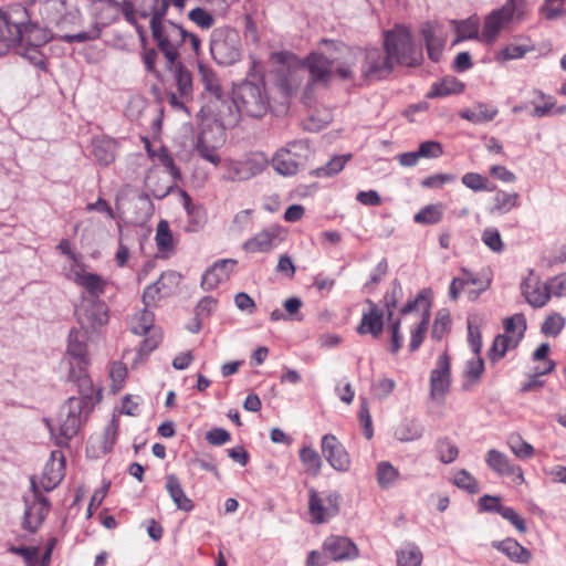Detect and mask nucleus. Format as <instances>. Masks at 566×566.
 <instances>
[{"label":"nucleus","instance_id":"1","mask_svg":"<svg viewBox=\"0 0 566 566\" xmlns=\"http://www.w3.org/2000/svg\"><path fill=\"white\" fill-rule=\"evenodd\" d=\"M46 42L43 29L28 21V12L23 7L9 11H0V54L15 44L39 46Z\"/></svg>","mask_w":566,"mask_h":566},{"label":"nucleus","instance_id":"2","mask_svg":"<svg viewBox=\"0 0 566 566\" xmlns=\"http://www.w3.org/2000/svg\"><path fill=\"white\" fill-rule=\"evenodd\" d=\"M232 103L237 108L235 113L230 112L222 119L228 125H235L242 116L261 118L266 115L270 102L262 83L250 81L234 85L232 90Z\"/></svg>","mask_w":566,"mask_h":566},{"label":"nucleus","instance_id":"3","mask_svg":"<svg viewBox=\"0 0 566 566\" xmlns=\"http://www.w3.org/2000/svg\"><path fill=\"white\" fill-rule=\"evenodd\" d=\"M150 30L154 41L164 54L168 70L179 60V49L187 43V31L168 20L150 21Z\"/></svg>","mask_w":566,"mask_h":566},{"label":"nucleus","instance_id":"4","mask_svg":"<svg viewBox=\"0 0 566 566\" xmlns=\"http://www.w3.org/2000/svg\"><path fill=\"white\" fill-rule=\"evenodd\" d=\"M275 69V85L286 96L293 95L302 84L304 77V64L291 52L279 51L270 55Z\"/></svg>","mask_w":566,"mask_h":566},{"label":"nucleus","instance_id":"5","mask_svg":"<svg viewBox=\"0 0 566 566\" xmlns=\"http://www.w3.org/2000/svg\"><path fill=\"white\" fill-rule=\"evenodd\" d=\"M385 50L397 64L415 66L422 60V53L415 46L410 32L396 27L385 33Z\"/></svg>","mask_w":566,"mask_h":566},{"label":"nucleus","instance_id":"6","mask_svg":"<svg viewBox=\"0 0 566 566\" xmlns=\"http://www.w3.org/2000/svg\"><path fill=\"white\" fill-rule=\"evenodd\" d=\"M242 42L239 32L232 28L214 29L211 34L210 52L220 65H233L241 59Z\"/></svg>","mask_w":566,"mask_h":566},{"label":"nucleus","instance_id":"7","mask_svg":"<svg viewBox=\"0 0 566 566\" xmlns=\"http://www.w3.org/2000/svg\"><path fill=\"white\" fill-rule=\"evenodd\" d=\"M504 333L497 335L491 348L489 349V358L492 363L501 360L507 352L518 347L526 332V319L523 314H514L504 319Z\"/></svg>","mask_w":566,"mask_h":566},{"label":"nucleus","instance_id":"8","mask_svg":"<svg viewBox=\"0 0 566 566\" xmlns=\"http://www.w3.org/2000/svg\"><path fill=\"white\" fill-rule=\"evenodd\" d=\"M428 291H421L415 300L409 301L402 308L401 314L403 316H411L413 328L411 329V338L409 343L410 352L417 350L427 334L428 325L430 321V301L428 297Z\"/></svg>","mask_w":566,"mask_h":566},{"label":"nucleus","instance_id":"9","mask_svg":"<svg viewBox=\"0 0 566 566\" xmlns=\"http://www.w3.org/2000/svg\"><path fill=\"white\" fill-rule=\"evenodd\" d=\"M268 166L263 154L252 153L241 159L227 158L222 161V179L231 182L247 181L260 175Z\"/></svg>","mask_w":566,"mask_h":566},{"label":"nucleus","instance_id":"10","mask_svg":"<svg viewBox=\"0 0 566 566\" xmlns=\"http://www.w3.org/2000/svg\"><path fill=\"white\" fill-rule=\"evenodd\" d=\"M310 153L308 144L304 140H294L286 147L279 149L272 158L274 170L282 176H294L305 163Z\"/></svg>","mask_w":566,"mask_h":566},{"label":"nucleus","instance_id":"11","mask_svg":"<svg viewBox=\"0 0 566 566\" xmlns=\"http://www.w3.org/2000/svg\"><path fill=\"white\" fill-rule=\"evenodd\" d=\"M85 408H88L87 401L75 399V397L69 398L61 407L59 436L56 438V443L60 447L67 446L69 441L77 434L82 423V412Z\"/></svg>","mask_w":566,"mask_h":566},{"label":"nucleus","instance_id":"12","mask_svg":"<svg viewBox=\"0 0 566 566\" xmlns=\"http://www.w3.org/2000/svg\"><path fill=\"white\" fill-rule=\"evenodd\" d=\"M340 495L335 491L308 490V515L313 524H324L339 513Z\"/></svg>","mask_w":566,"mask_h":566},{"label":"nucleus","instance_id":"13","mask_svg":"<svg viewBox=\"0 0 566 566\" xmlns=\"http://www.w3.org/2000/svg\"><path fill=\"white\" fill-rule=\"evenodd\" d=\"M224 142L226 135L222 127L216 125L200 132L193 144V149L200 158L217 167L221 164L219 149Z\"/></svg>","mask_w":566,"mask_h":566},{"label":"nucleus","instance_id":"14","mask_svg":"<svg viewBox=\"0 0 566 566\" xmlns=\"http://www.w3.org/2000/svg\"><path fill=\"white\" fill-rule=\"evenodd\" d=\"M491 282L492 275L490 270L482 271L481 273H474L462 268L461 275L454 277L450 284L449 296L451 300L457 301L467 287H471L469 291L470 294L478 296L490 287Z\"/></svg>","mask_w":566,"mask_h":566},{"label":"nucleus","instance_id":"15","mask_svg":"<svg viewBox=\"0 0 566 566\" xmlns=\"http://www.w3.org/2000/svg\"><path fill=\"white\" fill-rule=\"evenodd\" d=\"M31 488L33 491V500H25V511L23 515L22 526L24 530L34 533L43 523L50 511V503L46 497L41 495L36 481L31 479Z\"/></svg>","mask_w":566,"mask_h":566},{"label":"nucleus","instance_id":"16","mask_svg":"<svg viewBox=\"0 0 566 566\" xmlns=\"http://www.w3.org/2000/svg\"><path fill=\"white\" fill-rule=\"evenodd\" d=\"M118 420L113 418L102 433L91 436L86 446V454L92 459H98L109 453L118 438Z\"/></svg>","mask_w":566,"mask_h":566},{"label":"nucleus","instance_id":"17","mask_svg":"<svg viewBox=\"0 0 566 566\" xmlns=\"http://www.w3.org/2000/svg\"><path fill=\"white\" fill-rule=\"evenodd\" d=\"M65 474V457L61 450L51 452L49 461L45 463L39 482V491H52L63 480Z\"/></svg>","mask_w":566,"mask_h":566},{"label":"nucleus","instance_id":"18","mask_svg":"<svg viewBox=\"0 0 566 566\" xmlns=\"http://www.w3.org/2000/svg\"><path fill=\"white\" fill-rule=\"evenodd\" d=\"M394 60L380 49L374 48L365 52V61L361 67L363 75L367 78H382L386 77L394 67Z\"/></svg>","mask_w":566,"mask_h":566},{"label":"nucleus","instance_id":"19","mask_svg":"<svg viewBox=\"0 0 566 566\" xmlns=\"http://www.w3.org/2000/svg\"><path fill=\"white\" fill-rule=\"evenodd\" d=\"M286 234L283 227L272 224L249 239L243 248L251 253L268 252L285 240Z\"/></svg>","mask_w":566,"mask_h":566},{"label":"nucleus","instance_id":"20","mask_svg":"<svg viewBox=\"0 0 566 566\" xmlns=\"http://www.w3.org/2000/svg\"><path fill=\"white\" fill-rule=\"evenodd\" d=\"M77 319L83 329L96 331L108 323V308L104 302L92 300L77 311Z\"/></svg>","mask_w":566,"mask_h":566},{"label":"nucleus","instance_id":"21","mask_svg":"<svg viewBox=\"0 0 566 566\" xmlns=\"http://www.w3.org/2000/svg\"><path fill=\"white\" fill-rule=\"evenodd\" d=\"M451 385L450 357L443 353L437 360L436 367L430 373V396L440 399L446 396Z\"/></svg>","mask_w":566,"mask_h":566},{"label":"nucleus","instance_id":"22","mask_svg":"<svg viewBox=\"0 0 566 566\" xmlns=\"http://www.w3.org/2000/svg\"><path fill=\"white\" fill-rule=\"evenodd\" d=\"M365 303L368 307L363 311L356 331L359 335H371L374 338H378L384 331V308L379 307L369 298H367Z\"/></svg>","mask_w":566,"mask_h":566},{"label":"nucleus","instance_id":"23","mask_svg":"<svg viewBox=\"0 0 566 566\" xmlns=\"http://www.w3.org/2000/svg\"><path fill=\"white\" fill-rule=\"evenodd\" d=\"M322 452L335 470L345 472L350 467V458L342 442L334 434H325L322 439Z\"/></svg>","mask_w":566,"mask_h":566},{"label":"nucleus","instance_id":"24","mask_svg":"<svg viewBox=\"0 0 566 566\" xmlns=\"http://www.w3.org/2000/svg\"><path fill=\"white\" fill-rule=\"evenodd\" d=\"M72 273L73 282L83 287L93 298L97 300L105 293L107 282L102 275L86 272L82 264L73 269Z\"/></svg>","mask_w":566,"mask_h":566},{"label":"nucleus","instance_id":"25","mask_svg":"<svg viewBox=\"0 0 566 566\" xmlns=\"http://www.w3.org/2000/svg\"><path fill=\"white\" fill-rule=\"evenodd\" d=\"M325 553L334 560L352 559L358 556V548L348 537L331 535L323 544Z\"/></svg>","mask_w":566,"mask_h":566},{"label":"nucleus","instance_id":"26","mask_svg":"<svg viewBox=\"0 0 566 566\" xmlns=\"http://www.w3.org/2000/svg\"><path fill=\"white\" fill-rule=\"evenodd\" d=\"M522 292L530 305L543 307L553 295L551 280L547 283H542L536 277H528L522 283Z\"/></svg>","mask_w":566,"mask_h":566},{"label":"nucleus","instance_id":"27","mask_svg":"<svg viewBox=\"0 0 566 566\" xmlns=\"http://www.w3.org/2000/svg\"><path fill=\"white\" fill-rule=\"evenodd\" d=\"M485 462L491 470L500 475H515L514 481L517 484L524 483V474L521 467H515L511 463L506 454L491 449L486 453Z\"/></svg>","mask_w":566,"mask_h":566},{"label":"nucleus","instance_id":"28","mask_svg":"<svg viewBox=\"0 0 566 566\" xmlns=\"http://www.w3.org/2000/svg\"><path fill=\"white\" fill-rule=\"evenodd\" d=\"M426 41L427 52L430 60L438 62L442 55L446 43V34L438 23L427 22L421 28Z\"/></svg>","mask_w":566,"mask_h":566},{"label":"nucleus","instance_id":"29","mask_svg":"<svg viewBox=\"0 0 566 566\" xmlns=\"http://www.w3.org/2000/svg\"><path fill=\"white\" fill-rule=\"evenodd\" d=\"M509 8H500L493 10L485 17L480 40L485 43H493L497 39L500 32L509 25L511 20L507 18Z\"/></svg>","mask_w":566,"mask_h":566},{"label":"nucleus","instance_id":"30","mask_svg":"<svg viewBox=\"0 0 566 566\" xmlns=\"http://www.w3.org/2000/svg\"><path fill=\"white\" fill-rule=\"evenodd\" d=\"M235 264L237 261L232 259L217 261L203 273L201 286L208 291L216 289L222 281L229 279L230 273L233 271Z\"/></svg>","mask_w":566,"mask_h":566},{"label":"nucleus","instance_id":"31","mask_svg":"<svg viewBox=\"0 0 566 566\" xmlns=\"http://www.w3.org/2000/svg\"><path fill=\"white\" fill-rule=\"evenodd\" d=\"M67 355L74 360L71 366L88 365L87 335L82 329L73 328L69 334Z\"/></svg>","mask_w":566,"mask_h":566},{"label":"nucleus","instance_id":"32","mask_svg":"<svg viewBox=\"0 0 566 566\" xmlns=\"http://www.w3.org/2000/svg\"><path fill=\"white\" fill-rule=\"evenodd\" d=\"M306 66L311 75V84L323 82L327 83L332 75V61L326 56L312 53L306 59Z\"/></svg>","mask_w":566,"mask_h":566},{"label":"nucleus","instance_id":"33","mask_svg":"<svg viewBox=\"0 0 566 566\" xmlns=\"http://www.w3.org/2000/svg\"><path fill=\"white\" fill-rule=\"evenodd\" d=\"M165 489L178 510L184 512H191L193 510V501L186 494L176 475L169 474L166 476Z\"/></svg>","mask_w":566,"mask_h":566},{"label":"nucleus","instance_id":"34","mask_svg":"<svg viewBox=\"0 0 566 566\" xmlns=\"http://www.w3.org/2000/svg\"><path fill=\"white\" fill-rule=\"evenodd\" d=\"M133 15L138 13L142 18L150 17V21H163L170 3L167 0H135Z\"/></svg>","mask_w":566,"mask_h":566},{"label":"nucleus","instance_id":"35","mask_svg":"<svg viewBox=\"0 0 566 566\" xmlns=\"http://www.w3.org/2000/svg\"><path fill=\"white\" fill-rule=\"evenodd\" d=\"M493 547L515 563L527 564L532 558V553L512 537L493 543Z\"/></svg>","mask_w":566,"mask_h":566},{"label":"nucleus","instance_id":"36","mask_svg":"<svg viewBox=\"0 0 566 566\" xmlns=\"http://www.w3.org/2000/svg\"><path fill=\"white\" fill-rule=\"evenodd\" d=\"M87 365H81L77 367V370L74 367H71L69 378L74 381L77 386L80 397H75V399H84L87 401V407L93 403V396L95 392L93 381L86 373Z\"/></svg>","mask_w":566,"mask_h":566},{"label":"nucleus","instance_id":"37","mask_svg":"<svg viewBox=\"0 0 566 566\" xmlns=\"http://www.w3.org/2000/svg\"><path fill=\"white\" fill-rule=\"evenodd\" d=\"M198 73L200 81L203 84L205 92L216 99H221L223 96V88L214 70L208 64L199 61Z\"/></svg>","mask_w":566,"mask_h":566},{"label":"nucleus","instance_id":"38","mask_svg":"<svg viewBox=\"0 0 566 566\" xmlns=\"http://www.w3.org/2000/svg\"><path fill=\"white\" fill-rule=\"evenodd\" d=\"M93 155L99 165L108 166L115 160L117 144L113 138L101 136L92 142Z\"/></svg>","mask_w":566,"mask_h":566},{"label":"nucleus","instance_id":"39","mask_svg":"<svg viewBox=\"0 0 566 566\" xmlns=\"http://www.w3.org/2000/svg\"><path fill=\"white\" fill-rule=\"evenodd\" d=\"M464 91V84L452 76L443 77L432 83L430 91L426 94L427 98H440L449 95L461 94Z\"/></svg>","mask_w":566,"mask_h":566},{"label":"nucleus","instance_id":"40","mask_svg":"<svg viewBox=\"0 0 566 566\" xmlns=\"http://www.w3.org/2000/svg\"><path fill=\"white\" fill-rule=\"evenodd\" d=\"M155 241L158 253L163 258H169L175 251L174 235L167 220H160L156 228Z\"/></svg>","mask_w":566,"mask_h":566},{"label":"nucleus","instance_id":"41","mask_svg":"<svg viewBox=\"0 0 566 566\" xmlns=\"http://www.w3.org/2000/svg\"><path fill=\"white\" fill-rule=\"evenodd\" d=\"M444 209L442 202L426 205L413 216V221L421 226L438 224L444 217Z\"/></svg>","mask_w":566,"mask_h":566},{"label":"nucleus","instance_id":"42","mask_svg":"<svg viewBox=\"0 0 566 566\" xmlns=\"http://www.w3.org/2000/svg\"><path fill=\"white\" fill-rule=\"evenodd\" d=\"M170 71L174 72L175 82L180 97L187 99L190 98L193 91L191 72L178 61Z\"/></svg>","mask_w":566,"mask_h":566},{"label":"nucleus","instance_id":"43","mask_svg":"<svg viewBox=\"0 0 566 566\" xmlns=\"http://www.w3.org/2000/svg\"><path fill=\"white\" fill-rule=\"evenodd\" d=\"M154 313L145 306V308L138 311L130 319V331L136 335L148 334L156 329L154 327Z\"/></svg>","mask_w":566,"mask_h":566},{"label":"nucleus","instance_id":"44","mask_svg":"<svg viewBox=\"0 0 566 566\" xmlns=\"http://www.w3.org/2000/svg\"><path fill=\"white\" fill-rule=\"evenodd\" d=\"M350 158L352 155L334 156L326 165L313 169L311 175L315 178H331L338 175Z\"/></svg>","mask_w":566,"mask_h":566},{"label":"nucleus","instance_id":"45","mask_svg":"<svg viewBox=\"0 0 566 566\" xmlns=\"http://www.w3.org/2000/svg\"><path fill=\"white\" fill-rule=\"evenodd\" d=\"M396 558L397 566H421L423 556L416 544L408 543L396 552Z\"/></svg>","mask_w":566,"mask_h":566},{"label":"nucleus","instance_id":"46","mask_svg":"<svg viewBox=\"0 0 566 566\" xmlns=\"http://www.w3.org/2000/svg\"><path fill=\"white\" fill-rule=\"evenodd\" d=\"M434 450L438 459L443 464H450L457 460L459 457V448L454 441H452L448 437L439 438L436 441Z\"/></svg>","mask_w":566,"mask_h":566},{"label":"nucleus","instance_id":"47","mask_svg":"<svg viewBox=\"0 0 566 566\" xmlns=\"http://www.w3.org/2000/svg\"><path fill=\"white\" fill-rule=\"evenodd\" d=\"M518 193L497 190L493 198L492 211L500 214L510 212L518 205Z\"/></svg>","mask_w":566,"mask_h":566},{"label":"nucleus","instance_id":"48","mask_svg":"<svg viewBox=\"0 0 566 566\" xmlns=\"http://www.w3.org/2000/svg\"><path fill=\"white\" fill-rule=\"evenodd\" d=\"M377 482L381 489H388L399 479V470L388 461H381L376 468Z\"/></svg>","mask_w":566,"mask_h":566},{"label":"nucleus","instance_id":"49","mask_svg":"<svg viewBox=\"0 0 566 566\" xmlns=\"http://www.w3.org/2000/svg\"><path fill=\"white\" fill-rule=\"evenodd\" d=\"M507 446L515 457L523 460L531 459L535 453L533 446L526 442L518 433L509 436Z\"/></svg>","mask_w":566,"mask_h":566},{"label":"nucleus","instance_id":"50","mask_svg":"<svg viewBox=\"0 0 566 566\" xmlns=\"http://www.w3.org/2000/svg\"><path fill=\"white\" fill-rule=\"evenodd\" d=\"M454 30L457 32V40L454 43L467 39L478 38L479 34V21L476 18H469L462 21H452Z\"/></svg>","mask_w":566,"mask_h":566},{"label":"nucleus","instance_id":"51","mask_svg":"<svg viewBox=\"0 0 566 566\" xmlns=\"http://www.w3.org/2000/svg\"><path fill=\"white\" fill-rule=\"evenodd\" d=\"M422 432V427L416 421H405L395 429V437L401 442H409L420 439Z\"/></svg>","mask_w":566,"mask_h":566},{"label":"nucleus","instance_id":"52","mask_svg":"<svg viewBox=\"0 0 566 566\" xmlns=\"http://www.w3.org/2000/svg\"><path fill=\"white\" fill-rule=\"evenodd\" d=\"M451 482L459 489L470 493L476 494L479 492L478 480L465 469L458 470L453 473Z\"/></svg>","mask_w":566,"mask_h":566},{"label":"nucleus","instance_id":"53","mask_svg":"<svg viewBox=\"0 0 566 566\" xmlns=\"http://www.w3.org/2000/svg\"><path fill=\"white\" fill-rule=\"evenodd\" d=\"M300 459L305 467L307 473L317 475L322 469V460L319 454L312 447H303L300 450Z\"/></svg>","mask_w":566,"mask_h":566},{"label":"nucleus","instance_id":"54","mask_svg":"<svg viewBox=\"0 0 566 566\" xmlns=\"http://www.w3.org/2000/svg\"><path fill=\"white\" fill-rule=\"evenodd\" d=\"M461 181L467 188H469L475 192L494 191L495 190V186L490 185L489 179L478 172L464 174L461 178Z\"/></svg>","mask_w":566,"mask_h":566},{"label":"nucleus","instance_id":"55","mask_svg":"<svg viewBox=\"0 0 566 566\" xmlns=\"http://www.w3.org/2000/svg\"><path fill=\"white\" fill-rule=\"evenodd\" d=\"M451 317L448 311H439L432 326L431 337L439 342L450 331Z\"/></svg>","mask_w":566,"mask_h":566},{"label":"nucleus","instance_id":"56","mask_svg":"<svg viewBox=\"0 0 566 566\" xmlns=\"http://www.w3.org/2000/svg\"><path fill=\"white\" fill-rule=\"evenodd\" d=\"M180 275L175 271L163 272L158 280L154 283L158 285L159 291L165 296L170 295L179 285Z\"/></svg>","mask_w":566,"mask_h":566},{"label":"nucleus","instance_id":"57","mask_svg":"<svg viewBox=\"0 0 566 566\" xmlns=\"http://www.w3.org/2000/svg\"><path fill=\"white\" fill-rule=\"evenodd\" d=\"M482 242L493 252L501 253L504 250V242L496 228H485L481 235Z\"/></svg>","mask_w":566,"mask_h":566},{"label":"nucleus","instance_id":"58","mask_svg":"<svg viewBox=\"0 0 566 566\" xmlns=\"http://www.w3.org/2000/svg\"><path fill=\"white\" fill-rule=\"evenodd\" d=\"M565 326V318L560 314H552L542 324L541 331L544 335L556 337Z\"/></svg>","mask_w":566,"mask_h":566},{"label":"nucleus","instance_id":"59","mask_svg":"<svg viewBox=\"0 0 566 566\" xmlns=\"http://www.w3.org/2000/svg\"><path fill=\"white\" fill-rule=\"evenodd\" d=\"M502 8H509L506 15L511 22L522 21L528 11L525 0H507Z\"/></svg>","mask_w":566,"mask_h":566},{"label":"nucleus","instance_id":"60","mask_svg":"<svg viewBox=\"0 0 566 566\" xmlns=\"http://www.w3.org/2000/svg\"><path fill=\"white\" fill-rule=\"evenodd\" d=\"M127 367L122 361H114L109 369V377L113 382L114 390H120L127 377Z\"/></svg>","mask_w":566,"mask_h":566},{"label":"nucleus","instance_id":"61","mask_svg":"<svg viewBox=\"0 0 566 566\" xmlns=\"http://www.w3.org/2000/svg\"><path fill=\"white\" fill-rule=\"evenodd\" d=\"M145 335L146 338L143 340L137 353L139 358H143L144 356H147L149 353L155 350L161 342V334L157 329H154Z\"/></svg>","mask_w":566,"mask_h":566},{"label":"nucleus","instance_id":"62","mask_svg":"<svg viewBox=\"0 0 566 566\" xmlns=\"http://www.w3.org/2000/svg\"><path fill=\"white\" fill-rule=\"evenodd\" d=\"M189 19L201 29H210L214 23V18L211 13L202 8L192 9L189 14Z\"/></svg>","mask_w":566,"mask_h":566},{"label":"nucleus","instance_id":"63","mask_svg":"<svg viewBox=\"0 0 566 566\" xmlns=\"http://www.w3.org/2000/svg\"><path fill=\"white\" fill-rule=\"evenodd\" d=\"M360 51H353L349 50L347 53V56L345 57L344 62L339 64L336 69L337 75L343 80H348L353 76V70L352 67L355 65V62L360 55Z\"/></svg>","mask_w":566,"mask_h":566},{"label":"nucleus","instance_id":"64","mask_svg":"<svg viewBox=\"0 0 566 566\" xmlns=\"http://www.w3.org/2000/svg\"><path fill=\"white\" fill-rule=\"evenodd\" d=\"M442 155L443 148L439 142L427 140L419 145L418 156L422 158H439Z\"/></svg>","mask_w":566,"mask_h":566}]
</instances>
